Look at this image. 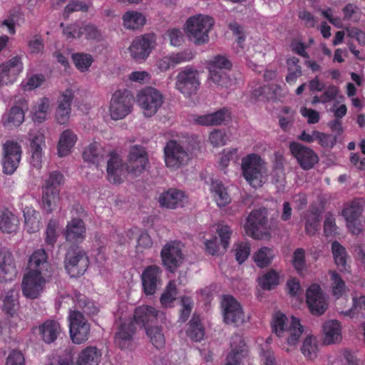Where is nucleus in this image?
I'll use <instances>...</instances> for the list:
<instances>
[{"label":"nucleus","instance_id":"64","mask_svg":"<svg viewBox=\"0 0 365 365\" xmlns=\"http://www.w3.org/2000/svg\"><path fill=\"white\" fill-rule=\"evenodd\" d=\"M57 224L53 220H50L46 230L45 241L47 245L53 246L57 240Z\"/></svg>","mask_w":365,"mask_h":365},{"label":"nucleus","instance_id":"4","mask_svg":"<svg viewBox=\"0 0 365 365\" xmlns=\"http://www.w3.org/2000/svg\"><path fill=\"white\" fill-rule=\"evenodd\" d=\"M63 182V175L60 172L53 171L50 173L48 179L42 187V206L48 213H51L58 206L60 186Z\"/></svg>","mask_w":365,"mask_h":365},{"label":"nucleus","instance_id":"17","mask_svg":"<svg viewBox=\"0 0 365 365\" xmlns=\"http://www.w3.org/2000/svg\"><path fill=\"white\" fill-rule=\"evenodd\" d=\"M49 276L26 272L22 280L24 295L30 299H36L43 292Z\"/></svg>","mask_w":365,"mask_h":365},{"label":"nucleus","instance_id":"40","mask_svg":"<svg viewBox=\"0 0 365 365\" xmlns=\"http://www.w3.org/2000/svg\"><path fill=\"white\" fill-rule=\"evenodd\" d=\"M45 143L43 135H35L31 141V164L33 167L40 169L42 163V145Z\"/></svg>","mask_w":365,"mask_h":365},{"label":"nucleus","instance_id":"49","mask_svg":"<svg viewBox=\"0 0 365 365\" xmlns=\"http://www.w3.org/2000/svg\"><path fill=\"white\" fill-rule=\"evenodd\" d=\"M72 60L76 68L81 72L88 71L94 61L91 54L84 53H73Z\"/></svg>","mask_w":365,"mask_h":365},{"label":"nucleus","instance_id":"41","mask_svg":"<svg viewBox=\"0 0 365 365\" xmlns=\"http://www.w3.org/2000/svg\"><path fill=\"white\" fill-rule=\"evenodd\" d=\"M210 191L219 207H225L231 202V197L222 182L218 180L212 181Z\"/></svg>","mask_w":365,"mask_h":365},{"label":"nucleus","instance_id":"33","mask_svg":"<svg viewBox=\"0 0 365 365\" xmlns=\"http://www.w3.org/2000/svg\"><path fill=\"white\" fill-rule=\"evenodd\" d=\"M102 357L101 351L96 346L83 349L76 359V365H98Z\"/></svg>","mask_w":365,"mask_h":365},{"label":"nucleus","instance_id":"31","mask_svg":"<svg viewBox=\"0 0 365 365\" xmlns=\"http://www.w3.org/2000/svg\"><path fill=\"white\" fill-rule=\"evenodd\" d=\"M193 58L190 51H183L170 56H164L157 61V66L160 71H165L171 67L185 61H189Z\"/></svg>","mask_w":365,"mask_h":365},{"label":"nucleus","instance_id":"38","mask_svg":"<svg viewBox=\"0 0 365 365\" xmlns=\"http://www.w3.org/2000/svg\"><path fill=\"white\" fill-rule=\"evenodd\" d=\"M331 253L334 262L341 272H349V265L347 264L348 254L346 248L338 241L331 243Z\"/></svg>","mask_w":365,"mask_h":365},{"label":"nucleus","instance_id":"3","mask_svg":"<svg viewBox=\"0 0 365 365\" xmlns=\"http://www.w3.org/2000/svg\"><path fill=\"white\" fill-rule=\"evenodd\" d=\"M288 319L285 314L278 312L272 317L271 327L272 331L279 337L283 336L285 333H288L287 344L289 345L296 344L302 332V326L299 319L292 317L291 323L287 328Z\"/></svg>","mask_w":365,"mask_h":365},{"label":"nucleus","instance_id":"62","mask_svg":"<svg viewBox=\"0 0 365 365\" xmlns=\"http://www.w3.org/2000/svg\"><path fill=\"white\" fill-rule=\"evenodd\" d=\"M45 81V77L42 74H35L28 78L26 82H22L21 86L24 91H32L39 87Z\"/></svg>","mask_w":365,"mask_h":365},{"label":"nucleus","instance_id":"11","mask_svg":"<svg viewBox=\"0 0 365 365\" xmlns=\"http://www.w3.org/2000/svg\"><path fill=\"white\" fill-rule=\"evenodd\" d=\"M231 62L225 56H217L209 63L210 78L215 84L228 88L232 85V79L227 71L230 70Z\"/></svg>","mask_w":365,"mask_h":365},{"label":"nucleus","instance_id":"16","mask_svg":"<svg viewBox=\"0 0 365 365\" xmlns=\"http://www.w3.org/2000/svg\"><path fill=\"white\" fill-rule=\"evenodd\" d=\"M22 150L21 145L14 140H7L4 144L3 172L13 174L19 165Z\"/></svg>","mask_w":365,"mask_h":365},{"label":"nucleus","instance_id":"35","mask_svg":"<svg viewBox=\"0 0 365 365\" xmlns=\"http://www.w3.org/2000/svg\"><path fill=\"white\" fill-rule=\"evenodd\" d=\"M123 25L125 29L131 31L141 29L146 24V18L138 11H127L122 16Z\"/></svg>","mask_w":365,"mask_h":365},{"label":"nucleus","instance_id":"57","mask_svg":"<svg viewBox=\"0 0 365 365\" xmlns=\"http://www.w3.org/2000/svg\"><path fill=\"white\" fill-rule=\"evenodd\" d=\"M302 354L305 357L312 359L317 356V346L316 339L312 336H307L304 339L301 348Z\"/></svg>","mask_w":365,"mask_h":365},{"label":"nucleus","instance_id":"25","mask_svg":"<svg viewBox=\"0 0 365 365\" xmlns=\"http://www.w3.org/2000/svg\"><path fill=\"white\" fill-rule=\"evenodd\" d=\"M73 98L74 93L71 89H66L58 98L56 119L59 124L63 125L68 121Z\"/></svg>","mask_w":365,"mask_h":365},{"label":"nucleus","instance_id":"22","mask_svg":"<svg viewBox=\"0 0 365 365\" xmlns=\"http://www.w3.org/2000/svg\"><path fill=\"white\" fill-rule=\"evenodd\" d=\"M106 172L108 180L113 184H120L123 182V176L127 173L126 163L114 150L109 153Z\"/></svg>","mask_w":365,"mask_h":365},{"label":"nucleus","instance_id":"24","mask_svg":"<svg viewBox=\"0 0 365 365\" xmlns=\"http://www.w3.org/2000/svg\"><path fill=\"white\" fill-rule=\"evenodd\" d=\"M22 70L23 63L19 56H16L7 62L1 63V85L13 83Z\"/></svg>","mask_w":365,"mask_h":365},{"label":"nucleus","instance_id":"39","mask_svg":"<svg viewBox=\"0 0 365 365\" xmlns=\"http://www.w3.org/2000/svg\"><path fill=\"white\" fill-rule=\"evenodd\" d=\"M77 140V135L70 129L65 130L60 135L57 149L60 157L68 155Z\"/></svg>","mask_w":365,"mask_h":365},{"label":"nucleus","instance_id":"37","mask_svg":"<svg viewBox=\"0 0 365 365\" xmlns=\"http://www.w3.org/2000/svg\"><path fill=\"white\" fill-rule=\"evenodd\" d=\"M229 112L226 108H222L210 114L199 115L195 121L197 124L205 126L219 125L222 124Z\"/></svg>","mask_w":365,"mask_h":365},{"label":"nucleus","instance_id":"63","mask_svg":"<svg viewBox=\"0 0 365 365\" xmlns=\"http://www.w3.org/2000/svg\"><path fill=\"white\" fill-rule=\"evenodd\" d=\"M217 233L220 237L221 245L226 250L229 246L232 235L231 228L228 225H220L217 229Z\"/></svg>","mask_w":365,"mask_h":365},{"label":"nucleus","instance_id":"6","mask_svg":"<svg viewBox=\"0 0 365 365\" xmlns=\"http://www.w3.org/2000/svg\"><path fill=\"white\" fill-rule=\"evenodd\" d=\"M163 101L164 96L161 92L150 86L141 89L137 95V103L146 117L154 115Z\"/></svg>","mask_w":365,"mask_h":365},{"label":"nucleus","instance_id":"46","mask_svg":"<svg viewBox=\"0 0 365 365\" xmlns=\"http://www.w3.org/2000/svg\"><path fill=\"white\" fill-rule=\"evenodd\" d=\"M288 73L286 81L289 84H294L297 79L302 75V67L299 65V59L295 56L287 60Z\"/></svg>","mask_w":365,"mask_h":365},{"label":"nucleus","instance_id":"13","mask_svg":"<svg viewBox=\"0 0 365 365\" xmlns=\"http://www.w3.org/2000/svg\"><path fill=\"white\" fill-rule=\"evenodd\" d=\"M164 159L165 165L175 170L187 163L189 155L180 143L171 140L164 148Z\"/></svg>","mask_w":365,"mask_h":365},{"label":"nucleus","instance_id":"15","mask_svg":"<svg viewBox=\"0 0 365 365\" xmlns=\"http://www.w3.org/2000/svg\"><path fill=\"white\" fill-rule=\"evenodd\" d=\"M289 148L292 156L297 160L299 166L304 170H309L318 163L317 154L310 148L299 143L292 141Z\"/></svg>","mask_w":365,"mask_h":365},{"label":"nucleus","instance_id":"5","mask_svg":"<svg viewBox=\"0 0 365 365\" xmlns=\"http://www.w3.org/2000/svg\"><path fill=\"white\" fill-rule=\"evenodd\" d=\"M134 98L132 93L126 90H118L112 96L109 112L113 120H120L131 113Z\"/></svg>","mask_w":365,"mask_h":365},{"label":"nucleus","instance_id":"48","mask_svg":"<svg viewBox=\"0 0 365 365\" xmlns=\"http://www.w3.org/2000/svg\"><path fill=\"white\" fill-rule=\"evenodd\" d=\"M146 334L150 342L157 349H161L165 346V339L162 329L159 327H150L146 328Z\"/></svg>","mask_w":365,"mask_h":365},{"label":"nucleus","instance_id":"59","mask_svg":"<svg viewBox=\"0 0 365 365\" xmlns=\"http://www.w3.org/2000/svg\"><path fill=\"white\" fill-rule=\"evenodd\" d=\"M250 255V246L247 242H240L235 245V259L239 264H242Z\"/></svg>","mask_w":365,"mask_h":365},{"label":"nucleus","instance_id":"45","mask_svg":"<svg viewBox=\"0 0 365 365\" xmlns=\"http://www.w3.org/2000/svg\"><path fill=\"white\" fill-rule=\"evenodd\" d=\"M16 273L15 261L11 253L4 255L1 262V278H4L5 282L12 281L15 279Z\"/></svg>","mask_w":365,"mask_h":365},{"label":"nucleus","instance_id":"58","mask_svg":"<svg viewBox=\"0 0 365 365\" xmlns=\"http://www.w3.org/2000/svg\"><path fill=\"white\" fill-rule=\"evenodd\" d=\"M315 138L318 143L324 148H332L336 143L337 135L327 134L318 130H315Z\"/></svg>","mask_w":365,"mask_h":365},{"label":"nucleus","instance_id":"2","mask_svg":"<svg viewBox=\"0 0 365 365\" xmlns=\"http://www.w3.org/2000/svg\"><path fill=\"white\" fill-rule=\"evenodd\" d=\"M241 168L244 178L252 187L257 188L263 185L266 164L258 154L251 153L242 158Z\"/></svg>","mask_w":365,"mask_h":365},{"label":"nucleus","instance_id":"30","mask_svg":"<svg viewBox=\"0 0 365 365\" xmlns=\"http://www.w3.org/2000/svg\"><path fill=\"white\" fill-rule=\"evenodd\" d=\"M158 311L153 307L143 305L138 307L134 312V321L136 324L144 327L145 329L150 323L157 321Z\"/></svg>","mask_w":365,"mask_h":365},{"label":"nucleus","instance_id":"55","mask_svg":"<svg viewBox=\"0 0 365 365\" xmlns=\"http://www.w3.org/2000/svg\"><path fill=\"white\" fill-rule=\"evenodd\" d=\"M25 114L23 109L19 106H14L11 108L6 123L10 126H19L24 120Z\"/></svg>","mask_w":365,"mask_h":365},{"label":"nucleus","instance_id":"20","mask_svg":"<svg viewBox=\"0 0 365 365\" xmlns=\"http://www.w3.org/2000/svg\"><path fill=\"white\" fill-rule=\"evenodd\" d=\"M143 290L145 295H153L162 284V269L158 265L146 267L141 274Z\"/></svg>","mask_w":365,"mask_h":365},{"label":"nucleus","instance_id":"1","mask_svg":"<svg viewBox=\"0 0 365 365\" xmlns=\"http://www.w3.org/2000/svg\"><path fill=\"white\" fill-rule=\"evenodd\" d=\"M215 24L214 19L202 14L192 16L185 22V30L190 40L196 45L209 41V32Z\"/></svg>","mask_w":365,"mask_h":365},{"label":"nucleus","instance_id":"52","mask_svg":"<svg viewBox=\"0 0 365 365\" xmlns=\"http://www.w3.org/2000/svg\"><path fill=\"white\" fill-rule=\"evenodd\" d=\"M273 257V251L268 247H262L254 256L255 262L259 267H265L269 265Z\"/></svg>","mask_w":365,"mask_h":365},{"label":"nucleus","instance_id":"36","mask_svg":"<svg viewBox=\"0 0 365 365\" xmlns=\"http://www.w3.org/2000/svg\"><path fill=\"white\" fill-rule=\"evenodd\" d=\"M102 152V147L100 143L94 142L84 150L83 158L84 161L92 163L97 169H99L105 162Z\"/></svg>","mask_w":365,"mask_h":365},{"label":"nucleus","instance_id":"23","mask_svg":"<svg viewBox=\"0 0 365 365\" xmlns=\"http://www.w3.org/2000/svg\"><path fill=\"white\" fill-rule=\"evenodd\" d=\"M48 258V255L44 249L35 250L29 257L27 272L51 277L52 272L51 266Z\"/></svg>","mask_w":365,"mask_h":365},{"label":"nucleus","instance_id":"44","mask_svg":"<svg viewBox=\"0 0 365 365\" xmlns=\"http://www.w3.org/2000/svg\"><path fill=\"white\" fill-rule=\"evenodd\" d=\"M330 288L331 294L336 299L341 298L346 292V282L335 270H329Z\"/></svg>","mask_w":365,"mask_h":365},{"label":"nucleus","instance_id":"26","mask_svg":"<svg viewBox=\"0 0 365 365\" xmlns=\"http://www.w3.org/2000/svg\"><path fill=\"white\" fill-rule=\"evenodd\" d=\"M186 198L187 197L183 191L170 188L160 194L158 202L162 207L173 210L183 207Z\"/></svg>","mask_w":365,"mask_h":365},{"label":"nucleus","instance_id":"28","mask_svg":"<svg viewBox=\"0 0 365 365\" xmlns=\"http://www.w3.org/2000/svg\"><path fill=\"white\" fill-rule=\"evenodd\" d=\"M66 240L72 243L82 242L86 237V226L83 220L73 218L67 223Z\"/></svg>","mask_w":365,"mask_h":365},{"label":"nucleus","instance_id":"61","mask_svg":"<svg viewBox=\"0 0 365 365\" xmlns=\"http://www.w3.org/2000/svg\"><path fill=\"white\" fill-rule=\"evenodd\" d=\"M330 365H358L356 356L348 350L343 353L331 361Z\"/></svg>","mask_w":365,"mask_h":365},{"label":"nucleus","instance_id":"18","mask_svg":"<svg viewBox=\"0 0 365 365\" xmlns=\"http://www.w3.org/2000/svg\"><path fill=\"white\" fill-rule=\"evenodd\" d=\"M307 303L310 312L317 316L322 315L328 307L327 297L319 284H312L307 290Z\"/></svg>","mask_w":365,"mask_h":365},{"label":"nucleus","instance_id":"32","mask_svg":"<svg viewBox=\"0 0 365 365\" xmlns=\"http://www.w3.org/2000/svg\"><path fill=\"white\" fill-rule=\"evenodd\" d=\"M38 333L46 344L55 341L61 331L59 323L53 319L44 322L38 327Z\"/></svg>","mask_w":365,"mask_h":365},{"label":"nucleus","instance_id":"34","mask_svg":"<svg viewBox=\"0 0 365 365\" xmlns=\"http://www.w3.org/2000/svg\"><path fill=\"white\" fill-rule=\"evenodd\" d=\"M324 343L325 344H335L341 339V327L339 321L331 319L323 325Z\"/></svg>","mask_w":365,"mask_h":365},{"label":"nucleus","instance_id":"43","mask_svg":"<svg viewBox=\"0 0 365 365\" xmlns=\"http://www.w3.org/2000/svg\"><path fill=\"white\" fill-rule=\"evenodd\" d=\"M186 334L194 341H200L205 336V329L199 316L194 314L188 324Z\"/></svg>","mask_w":365,"mask_h":365},{"label":"nucleus","instance_id":"21","mask_svg":"<svg viewBox=\"0 0 365 365\" xmlns=\"http://www.w3.org/2000/svg\"><path fill=\"white\" fill-rule=\"evenodd\" d=\"M155 42L154 34H145L136 37L129 48L132 57L136 61L145 59L153 48Z\"/></svg>","mask_w":365,"mask_h":365},{"label":"nucleus","instance_id":"12","mask_svg":"<svg viewBox=\"0 0 365 365\" xmlns=\"http://www.w3.org/2000/svg\"><path fill=\"white\" fill-rule=\"evenodd\" d=\"M88 265L89 259L83 250H71L65 256V269L71 277L82 276L87 270Z\"/></svg>","mask_w":365,"mask_h":365},{"label":"nucleus","instance_id":"56","mask_svg":"<svg viewBox=\"0 0 365 365\" xmlns=\"http://www.w3.org/2000/svg\"><path fill=\"white\" fill-rule=\"evenodd\" d=\"M88 9L89 5L86 2L79 0H72L64 8L63 15L65 19H68L73 12H87Z\"/></svg>","mask_w":365,"mask_h":365},{"label":"nucleus","instance_id":"60","mask_svg":"<svg viewBox=\"0 0 365 365\" xmlns=\"http://www.w3.org/2000/svg\"><path fill=\"white\" fill-rule=\"evenodd\" d=\"M18 303L13 292L9 293L4 299L3 310L9 317H14Z\"/></svg>","mask_w":365,"mask_h":365},{"label":"nucleus","instance_id":"19","mask_svg":"<svg viewBox=\"0 0 365 365\" xmlns=\"http://www.w3.org/2000/svg\"><path fill=\"white\" fill-rule=\"evenodd\" d=\"M224 308V322L227 324L239 326L245 321V314L240 304L231 295H224L222 302Z\"/></svg>","mask_w":365,"mask_h":365},{"label":"nucleus","instance_id":"8","mask_svg":"<svg viewBox=\"0 0 365 365\" xmlns=\"http://www.w3.org/2000/svg\"><path fill=\"white\" fill-rule=\"evenodd\" d=\"M267 222V210L265 208L252 210L244 225L246 235L253 239H261L265 233Z\"/></svg>","mask_w":365,"mask_h":365},{"label":"nucleus","instance_id":"14","mask_svg":"<svg viewBox=\"0 0 365 365\" xmlns=\"http://www.w3.org/2000/svg\"><path fill=\"white\" fill-rule=\"evenodd\" d=\"M199 86L198 72L192 67H185L176 76L175 88L184 96L195 94Z\"/></svg>","mask_w":365,"mask_h":365},{"label":"nucleus","instance_id":"9","mask_svg":"<svg viewBox=\"0 0 365 365\" xmlns=\"http://www.w3.org/2000/svg\"><path fill=\"white\" fill-rule=\"evenodd\" d=\"M148 165L149 159L146 149L139 145L131 146L126 163L127 173L133 177H138Z\"/></svg>","mask_w":365,"mask_h":365},{"label":"nucleus","instance_id":"51","mask_svg":"<svg viewBox=\"0 0 365 365\" xmlns=\"http://www.w3.org/2000/svg\"><path fill=\"white\" fill-rule=\"evenodd\" d=\"M177 295V287L175 282L170 280L167 284L165 291L162 294L160 302L163 307H169L175 300Z\"/></svg>","mask_w":365,"mask_h":365},{"label":"nucleus","instance_id":"54","mask_svg":"<svg viewBox=\"0 0 365 365\" xmlns=\"http://www.w3.org/2000/svg\"><path fill=\"white\" fill-rule=\"evenodd\" d=\"M247 356V351L243 346L232 349L227 356L226 365H241L242 360Z\"/></svg>","mask_w":365,"mask_h":365},{"label":"nucleus","instance_id":"7","mask_svg":"<svg viewBox=\"0 0 365 365\" xmlns=\"http://www.w3.org/2000/svg\"><path fill=\"white\" fill-rule=\"evenodd\" d=\"M68 321L72 341L76 344L86 341L90 336L91 326L84 315L79 311L70 310Z\"/></svg>","mask_w":365,"mask_h":365},{"label":"nucleus","instance_id":"29","mask_svg":"<svg viewBox=\"0 0 365 365\" xmlns=\"http://www.w3.org/2000/svg\"><path fill=\"white\" fill-rule=\"evenodd\" d=\"M364 206L365 200L364 198H354L344 205L341 215L346 222L358 221L364 211Z\"/></svg>","mask_w":365,"mask_h":365},{"label":"nucleus","instance_id":"42","mask_svg":"<svg viewBox=\"0 0 365 365\" xmlns=\"http://www.w3.org/2000/svg\"><path fill=\"white\" fill-rule=\"evenodd\" d=\"M18 217L8 209L1 211V232L15 234L19 230Z\"/></svg>","mask_w":365,"mask_h":365},{"label":"nucleus","instance_id":"50","mask_svg":"<svg viewBox=\"0 0 365 365\" xmlns=\"http://www.w3.org/2000/svg\"><path fill=\"white\" fill-rule=\"evenodd\" d=\"M259 284L264 290H271L279 284V277L273 269L268 271L259 278Z\"/></svg>","mask_w":365,"mask_h":365},{"label":"nucleus","instance_id":"10","mask_svg":"<svg viewBox=\"0 0 365 365\" xmlns=\"http://www.w3.org/2000/svg\"><path fill=\"white\" fill-rule=\"evenodd\" d=\"M182 244L179 241H171L162 248L160 257L163 264L171 273L176 272L184 259Z\"/></svg>","mask_w":365,"mask_h":365},{"label":"nucleus","instance_id":"53","mask_svg":"<svg viewBox=\"0 0 365 365\" xmlns=\"http://www.w3.org/2000/svg\"><path fill=\"white\" fill-rule=\"evenodd\" d=\"M75 304L76 307L81 308L82 311L86 314H95L98 312V309L94 305V303L83 295H76Z\"/></svg>","mask_w":365,"mask_h":365},{"label":"nucleus","instance_id":"27","mask_svg":"<svg viewBox=\"0 0 365 365\" xmlns=\"http://www.w3.org/2000/svg\"><path fill=\"white\" fill-rule=\"evenodd\" d=\"M135 332V327L133 322H123L118 327L115 334V344L120 349H128L133 341V337Z\"/></svg>","mask_w":365,"mask_h":365},{"label":"nucleus","instance_id":"47","mask_svg":"<svg viewBox=\"0 0 365 365\" xmlns=\"http://www.w3.org/2000/svg\"><path fill=\"white\" fill-rule=\"evenodd\" d=\"M49 106V98L46 97L41 98L34 108L33 120L38 123L43 122L46 119Z\"/></svg>","mask_w":365,"mask_h":365}]
</instances>
